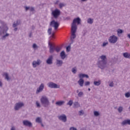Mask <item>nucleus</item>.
I'll return each instance as SVG.
<instances>
[{
  "mask_svg": "<svg viewBox=\"0 0 130 130\" xmlns=\"http://www.w3.org/2000/svg\"><path fill=\"white\" fill-rule=\"evenodd\" d=\"M36 122H37L38 123H42V119L41 117H37L36 119Z\"/></svg>",
  "mask_w": 130,
  "mask_h": 130,
  "instance_id": "obj_25",
  "label": "nucleus"
},
{
  "mask_svg": "<svg viewBox=\"0 0 130 130\" xmlns=\"http://www.w3.org/2000/svg\"><path fill=\"white\" fill-rule=\"evenodd\" d=\"M32 48L34 49H36L37 48H38V46H37L36 45V44H34L33 45H32Z\"/></svg>",
  "mask_w": 130,
  "mask_h": 130,
  "instance_id": "obj_42",
  "label": "nucleus"
},
{
  "mask_svg": "<svg viewBox=\"0 0 130 130\" xmlns=\"http://www.w3.org/2000/svg\"><path fill=\"white\" fill-rule=\"evenodd\" d=\"M88 91H91V89L90 88H88Z\"/></svg>",
  "mask_w": 130,
  "mask_h": 130,
  "instance_id": "obj_63",
  "label": "nucleus"
},
{
  "mask_svg": "<svg viewBox=\"0 0 130 130\" xmlns=\"http://www.w3.org/2000/svg\"><path fill=\"white\" fill-rule=\"evenodd\" d=\"M58 118L59 120H61V121H62L63 122H67V118L66 114H62L60 116H58Z\"/></svg>",
  "mask_w": 130,
  "mask_h": 130,
  "instance_id": "obj_14",
  "label": "nucleus"
},
{
  "mask_svg": "<svg viewBox=\"0 0 130 130\" xmlns=\"http://www.w3.org/2000/svg\"><path fill=\"white\" fill-rule=\"evenodd\" d=\"M42 62V61H41V60L38 59L37 60H34L31 63V65L32 66V68L35 69V68H37V67L40 66Z\"/></svg>",
  "mask_w": 130,
  "mask_h": 130,
  "instance_id": "obj_10",
  "label": "nucleus"
},
{
  "mask_svg": "<svg viewBox=\"0 0 130 130\" xmlns=\"http://www.w3.org/2000/svg\"><path fill=\"white\" fill-rule=\"evenodd\" d=\"M14 30L15 31H17V30H18V27L15 28L14 29Z\"/></svg>",
  "mask_w": 130,
  "mask_h": 130,
  "instance_id": "obj_56",
  "label": "nucleus"
},
{
  "mask_svg": "<svg viewBox=\"0 0 130 130\" xmlns=\"http://www.w3.org/2000/svg\"><path fill=\"white\" fill-rule=\"evenodd\" d=\"M107 45H108V42H104L102 46L103 47H105V46H106Z\"/></svg>",
  "mask_w": 130,
  "mask_h": 130,
  "instance_id": "obj_39",
  "label": "nucleus"
},
{
  "mask_svg": "<svg viewBox=\"0 0 130 130\" xmlns=\"http://www.w3.org/2000/svg\"><path fill=\"white\" fill-rule=\"evenodd\" d=\"M123 56H124L125 58H130V53L128 52L123 53Z\"/></svg>",
  "mask_w": 130,
  "mask_h": 130,
  "instance_id": "obj_23",
  "label": "nucleus"
},
{
  "mask_svg": "<svg viewBox=\"0 0 130 130\" xmlns=\"http://www.w3.org/2000/svg\"><path fill=\"white\" fill-rule=\"evenodd\" d=\"M51 15L55 19H57L60 16V10L58 9L52 10Z\"/></svg>",
  "mask_w": 130,
  "mask_h": 130,
  "instance_id": "obj_5",
  "label": "nucleus"
},
{
  "mask_svg": "<svg viewBox=\"0 0 130 130\" xmlns=\"http://www.w3.org/2000/svg\"><path fill=\"white\" fill-rule=\"evenodd\" d=\"M35 9L34 8V7H29V11L30 12H34Z\"/></svg>",
  "mask_w": 130,
  "mask_h": 130,
  "instance_id": "obj_45",
  "label": "nucleus"
},
{
  "mask_svg": "<svg viewBox=\"0 0 130 130\" xmlns=\"http://www.w3.org/2000/svg\"><path fill=\"white\" fill-rule=\"evenodd\" d=\"M76 32H77V29L71 28L72 36L71 38V40L72 41V43H73V41L74 39H75V38H76Z\"/></svg>",
  "mask_w": 130,
  "mask_h": 130,
  "instance_id": "obj_15",
  "label": "nucleus"
},
{
  "mask_svg": "<svg viewBox=\"0 0 130 130\" xmlns=\"http://www.w3.org/2000/svg\"><path fill=\"white\" fill-rule=\"evenodd\" d=\"M90 82H89V81H86V82H85V83H84V85H85V86H90Z\"/></svg>",
  "mask_w": 130,
  "mask_h": 130,
  "instance_id": "obj_43",
  "label": "nucleus"
},
{
  "mask_svg": "<svg viewBox=\"0 0 130 130\" xmlns=\"http://www.w3.org/2000/svg\"><path fill=\"white\" fill-rule=\"evenodd\" d=\"M40 102L43 107H48L50 105V102L48 98L45 95H43L40 99Z\"/></svg>",
  "mask_w": 130,
  "mask_h": 130,
  "instance_id": "obj_2",
  "label": "nucleus"
},
{
  "mask_svg": "<svg viewBox=\"0 0 130 130\" xmlns=\"http://www.w3.org/2000/svg\"><path fill=\"white\" fill-rule=\"evenodd\" d=\"M10 130H16L15 126H12Z\"/></svg>",
  "mask_w": 130,
  "mask_h": 130,
  "instance_id": "obj_50",
  "label": "nucleus"
},
{
  "mask_svg": "<svg viewBox=\"0 0 130 130\" xmlns=\"http://www.w3.org/2000/svg\"><path fill=\"white\" fill-rule=\"evenodd\" d=\"M93 114L94 116H99V115H100V113H99V112L97 111H94L93 112Z\"/></svg>",
  "mask_w": 130,
  "mask_h": 130,
  "instance_id": "obj_33",
  "label": "nucleus"
},
{
  "mask_svg": "<svg viewBox=\"0 0 130 130\" xmlns=\"http://www.w3.org/2000/svg\"><path fill=\"white\" fill-rule=\"evenodd\" d=\"M80 105L79 102H75L74 103V108H78V107H80Z\"/></svg>",
  "mask_w": 130,
  "mask_h": 130,
  "instance_id": "obj_27",
  "label": "nucleus"
},
{
  "mask_svg": "<svg viewBox=\"0 0 130 130\" xmlns=\"http://www.w3.org/2000/svg\"><path fill=\"white\" fill-rule=\"evenodd\" d=\"M76 23L77 24V25H80L81 24V18H80L79 17H77L73 20V23L72 24L71 28L77 29L78 28V26H77Z\"/></svg>",
  "mask_w": 130,
  "mask_h": 130,
  "instance_id": "obj_4",
  "label": "nucleus"
},
{
  "mask_svg": "<svg viewBox=\"0 0 130 130\" xmlns=\"http://www.w3.org/2000/svg\"><path fill=\"white\" fill-rule=\"evenodd\" d=\"M64 4L63 3H60L59 4V7L60 8V9H61V8H63V7H64Z\"/></svg>",
  "mask_w": 130,
  "mask_h": 130,
  "instance_id": "obj_40",
  "label": "nucleus"
},
{
  "mask_svg": "<svg viewBox=\"0 0 130 130\" xmlns=\"http://www.w3.org/2000/svg\"><path fill=\"white\" fill-rule=\"evenodd\" d=\"M2 24V27L0 26V29H1V32H2L3 34H5V33H7V32H8V30H9V27H8L7 23L3 22Z\"/></svg>",
  "mask_w": 130,
  "mask_h": 130,
  "instance_id": "obj_6",
  "label": "nucleus"
},
{
  "mask_svg": "<svg viewBox=\"0 0 130 130\" xmlns=\"http://www.w3.org/2000/svg\"><path fill=\"white\" fill-rule=\"evenodd\" d=\"M53 59V56L52 55L49 56L48 58L46 60V63H47V64H52Z\"/></svg>",
  "mask_w": 130,
  "mask_h": 130,
  "instance_id": "obj_17",
  "label": "nucleus"
},
{
  "mask_svg": "<svg viewBox=\"0 0 130 130\" xmlns=\"http://www.w3.org/2000/svg\"><path fill=\"white\" fill-rule=\"evenodd\" d=\"M47 85L49 88H51L52 89H58L60 88V86L59 85H57L52 82H49Z\"/></svg>",
  "mask_w": 130,
  "mask_h": 130,
  "instance_id": "obj_9",
  "label": "nucleus"
},
{
  "mask_svg": "<svg viewBox=\"0 0 130 130\" xmlns=\"http://www.w3.org/2000/svg\"><path fill=\"white\" fill-rule=\"evenodd\" d=\"M48 44L50 46V52L51 53H53V52H54V50H55L56 52H59L61 50V47H55V46H53L52 44H51L50 42Z\"/></svg>",
  "mask_w": 130,
  "mask_h": 130,
  "instance_id": "obj_3",
  "label": "nucleus"
},
{
  "mask_svg": "<svg viewBox=\"0 0 130 130\" xmlns=\"http://www.w3.org/2000/svg\"><path fill=\"white\" fill-rule=\"evenodd\" d=\"M84 79L83 78H80L78 81V84L80 86V87H83L84 86Z\"/></svg>",
  "mask_w": 130,
  "mask_h": 130,
  "instance_id": "obj_19",
  "label": "nucleus"
},
{
  "mask_svg": "<svg viewBox=\"0 0 130 130\" xmlns=\"http://www.w3.org/2000/svg\"><path fill=\"white\" fill-rule=\"evenodd\" d=\"M66 103V102L64 101H59L58 102H56L55 103V105L57 106H62V105H63Z\"/></svg>",
  "mask_w": 130,
  "mask_h": 130,
  "instance_id": "obj_18",
  "label": "nucleus"
},
{
  "mask_svg": "<svg viewBox=\"0 0 130 130\" xmlns=\"http://www.w3.org/2000/svg\"><path fill=\"white\" fill-rule=\"evenodd\" d=\"M17 26H18V24H17L16 22H14L13 24V28H16V27H17Z\"/></svg>",
  "mask_w": 130,
  "mask_h": 130,
  "instance_id": "obj_44",
  "label": "nucleus"
},
{
  "mask_svg": "<svg viewBox=\"0 0 130 130\" xmlns=\"http://www.w3.org/2000/svg\"><path fill=\"white\" fill-rule=\"evenodd\" d=\"M76 93H80V92H79V89H77V90H76Z\"/></svg>",
  "mask_w": 130,
  "mask_h": 130,
  "instance_id": "obj_59",
  "label": "nucleus"
},
{
  "mask_svg": "<svg viewBox=\"0 0 130 130\" xmlns=\"http://www.w3.org/2000/svg\"><path fill=\"white\" fill-rule=\"evenodd\" d=\"M87 22L88 24H90V25H92L94 22V19L91 18H89L87 19Z\"/></svg>",
  "mask_w": 130,
  "mask_h": 130,
  "instance_id": "obj_24",
  "label": "nucleus"
},
{
  "mask_svg": "<svg viewBox=\"0 0 130 130\" xmlns=\"http://www.w3.org/2000/svg\"><path fill=\"white\" fill-rule=\"evenodd\" d=\"M81 130H86L85 128H82Z\"/></svg>",
  "mask_w": 130,
  "mask_h": 130,
  "instance_id": "obj_60",
  "label": "nucleus"
},
{
  "mask_svg": "<svg viewBox=\"0 0 130 130\" xmlns=\"http://www.w3.org/2000/svg\"><path fill=\"white\" fill-rule=\"evenodd\" d=\"M69 130H78V129H77L76 127H71L70 128V129H69Z\"/></svg>",
  "mask_w": 130,
  "mask_h": 130,
  "instance_id": "obj_51",
  "label": "nucleus"
},
{
  "mask_svg": "<svg viewBox=\"0 0 130 130\" xmlns=\"http://www.w3.org/2000/svg\"><path fill=\"white\" fill-rule=\"evenodd\" d=\"M24 8L25 9L26 12H27V11H28V10L30 9V7L25 6V7H24Z\"/></svg>",
  "mask_w": 130,
  "mask_h": 130,
  "instance_id": "obj_48",
  "label": "nucleus"
},
{
  "mask_svg": "<svg viewBox=\"0 0 130 130\" xmlns=\"http://www.w3.org/2000/svg\"><path fill=\"white\" fill-rule=\"evenodd\" d=\"M29 37L31 38L32 37V32H30L29 35Z\"/></svg>",
  "mask_w": 130,
  "mask_h": 130,
  "instance_id": "obj_55",
  "label": "nucleus"
},
{
  "mask_svg": "<svg viewBox=\"0 0 130 130\" xmlns=\"http://www.w3.org/2000/svg\"><path fill=\"white\" fill-rule=\"evenodd\" d=\"M79 77L80 79H83V78H86V79H88L89 78V76H88L87 74L81 73L79 74Z\"/></svg>",
  "mask_w": 130,
  "mask_h": 130,
  "instance_id": "obj_20",
  "label": "nucleus"
},
{
  "mask_svg": "<svg viewBox=\"0 0 130 130\" xmlns=\"http://www.w3.org/2000/svg\"><path fill=\"white\" fill-rule=\"evenodd\" d=\"M63 63V62L61 60H56V65L57 67H61L62 66V64Z\"/></svg>",
  "mask_w": 130,
  "mask_h": 130,
  "instance_id": "obj_21",
  "label": "nucleus"
},
{
  "mask_svg": "<svg viewBox=\"0 0 130 130\" xmlns=\"http://www.w3.org/2000/svg\"><path fill=\"white\" fill-rule=\"evenodd\" d=\"M127 38H129V39H130V34L127 35Z\"/></svg>",
  "mask_w": 130,
  "mask_h": 130,
  "instance_id": "obj_58",
  "label": "nucleus"
},
{
  "mask_svg": "<svg viewBox=\"0 0 130 130\" xmlns=\"http://www.w3.org/2000/svg\"><path fill=\"white\" fill-rule=\"evenodd\" d=\"M0 87H3V82L0 80Z\"/></svg>",
  "mask_w": 130,
  "mask_h": 130,
  "instance_id": "obj_54",
  "label": "nucleus"
},
{
  "mask_svg": "<svg viewBox=\"0 0 130 130\" xmlns=\"http://www.w3.org/2000/svg\"><path fill=\"white\" fill-rule=\"evenodd\" d=\"M15 23H16V24L19 25L20 24H21V20H17Z\"/></svg>",
  "mask_w": 130,
  "mask_h": 130,
  "instance_id": "obj_46",
  "label": "nucleus"
},
{
  "mask_svg": "<svg viewBox=\"0 0 130 130\" xmlns=\"http://www.w3.org/2000/svg\"><path fill=\"white\" fill-rule=\"evenodd\" d=\"M44 83H41L39 87L37 89L36 93L39 94V93H41V92L44 90Z\"/></svg>",
  "mask_w": 130,
  "mask_h": 130,
  "instance_id": "obj_12",
  "label": "nucleus"
},
{
  "mask_svg": "<svg viewBox=\"0 0 130 130\" xmlns=\"http://www.w3.org/2000/svg\"><path fill=\"white\" fill-rule=\"evenodd\" d=\"M50 26H51V27H53L54 30H57L59 26V23H58L57 21H55V20H53L50 22Z\"/></svg>",
  "mask_w": 130,
  "mask_h": 130,
  "instance_id": "obj_8",
  "label": "nucleus"
},
{
  "mask_svg": "<svg viewBox=\"0 0 130 130\" xmlns=\"http://www.w3.org/2000/svg\"><path fill=\"white\" fill-rule=\"evenodd\" d=\"M84 114V112L83 110H81L79 111V115H83Z\"/></svg>",
  "mask_w": 130,
  "mask_h": 130,
  "instance_id": "obj_49",
  "label": "nucleus"
},
{
  "mask_svg": "<svg viewBox=\"0 0 130 130\" xmlns=\"http://www.w3.org/2000/svg\"><path fill=\"white\" fill-rule=\"evenodd\" d=\"M127 124L130 125V119L124 120L121 123V125L122 126H124V125H126Z\"/></svg>",
  "mask_w": 130,
  "mask_h": 130,
  "instance_id": "obj_16",
  "label": "nucleus"
},
{
  "mask_svg": "<svg viewBox=\"0 0 130 130\" xmlns=\"http://www.w3.org/2000/svg\"><path fill=\"white\" fill-rule=\"evenodd\" d=\"M109 86L110 87H113V86H114V83H113V82H112L109 84Z\"/></svg>",
  "mask_w": 130,
  "mask_h": 130,
  "instance_id": "obj_47",
  "label": "nucleus"
},
{
  "mask_svg": "<svg viewBox=\"0 0 130 130\" xmlns=\"http://www.w3.org/2000/svg\"><path fill=\"white\" fill-rule=\"evenodd\" d=\"M52 31V28H48V33L49 35H51Z\"/></svg>",
  "mask_w": 130,
  "mask_h": 130,
  "instance_id": "obj_38",
  "label": "nucleus"
},
{
  "mask_svg": "<svg viewBox=\"0 0 130 130\" xmlns=\"http://www.w3.org/2000/svg\"><path fill=\"white\" fill-rule=\"evenodd\" d=\"M32 30H34V29H35V26L34 25L32 26Z\"/></svg>",
  "mask_w": 130,
  "mask_h": 130,
  "instance_id": "obj_57",
  "label": "nucleus"
},
{
  "mask_svg": "<svg viewBox=\"0 0 130 130\" xmlns=\"http://www.w3.org/2000/svg\"><path fill=\"white\" fill-rule=\"evenodd\" d=\"M50 38H51V39H52V38H54V32L52 34V35L50 36Z\"/></svg>",
  "mask_w": 130,
  "mask_h": 130,
  "instance_id": "obj_52",
  "label": "nucleus"
},
{
  "mask_svg": "<svg viewBox=\"0 0 130 130\" xmlns=\"http://www.w3.org/2000/svg\"><path fill=\"white\" fill-rule=\"evenodd\" d=\"M23 124L25 126H28V127H32L33 126V124H32V122L30 121L27 120H24L23 121Z\"/></svg>",
  "mask_w": 130,
  "mask_h": 130,
  "instance_id": "obj_13",
  "label": "nucleus"
},
{
  "mask_svg": "<svg viewBox=\"0 0 130 130\" xmlns=\"http://www.w3.org/2000/svg\"><path fill=\"white\" fill-rule=\"evenodd\" d=\"M60 56H61L62 59H64V58H66L67 55H66V52H64V51H62L60 53Z\"/></svg>",
  "mask_w": 130,
  "mask_h": 130,
  "instance_id": "obj_22",
  "label": "nucleus"
},
{
  "mask_svg": "<svg viewBox=\"0 0 130 130\" xmlns=\"http://www.w3.org/2000/svg\"><path fill=\"white\" fill-rule=\"evenodd\" d=\"M78 97H83L84 96V92L80 91L78 93Z\"/></svg>",
  "mask_w": 130,
  "mask_h": 130,
  "instance_id": "obj_35",
  "label": "nucleus"
},
{
  "mask_svg": "<svg viewBox=\"0 0 130 130\" xmlns=\"http://www.w3.org/2000/svg\"><path fill=\"white\" fill-rule=\"evenodd\" d=\"M24 105V103L23 102L17 103L16 104H15V105L14 106V110L15 111H18L21 109L22 107H23Z\"/></svg>",
  "mask_w": 130,
  "mask_h": 130,
  "instance_id": "obj_11",
  "label": "nucleus"
},
{
  "mask_svg": "<svg viewBox=\"0 0 130 130\" xmlns=\"http://www.w3.org/2000/svg\"><path fill=\"white\" fill-rule=\"evenodd\" d=\"M9 36H10V34L6 33L5 35L2 37V40H6V38H7V37H9Z\"/></svg>",
  "mask_w": 130,
  "mask_h": 130,
  "instance_id": "obj_29",
  "label": "nucleus"
},
{
  "mask_svg": "<svg viewBox=\"0 0 130 130\" xmlns=\"http://www.w3.org/2000/svg\"><path fill=\"white\" fill-rule=\"evenodd\" d=\"M66 50L67 52H69V51H71V46H68L66 48Z\"/></svg>",
  "mask_w": 130,
  "mask_h": 130,
  "instance_id": "obj_41",
  "label": "nucleus"
},
{
  "mask_svg": "<svg viewBox=\"0 0 130 130\" xmlns=\"http://www.w3.org/2000/svg\"><path fill=\"white\" fill-rule=\"evenodd\" d=\"M97 64L98 68L101 70H104L106 68V64H107V57L106 55H102L100 56Z\"/></svg>",
  "mask_w": 130,
  "mask_h": 130,
  "instance_id": "obj_1",
  "label": "nucleus"
},
{
  "mask_svg": "<svg viewBox=\"0 0 130 130\" xmlns=\"http://www.w3.org/2000/svg\"><path fill=\"white\" fill-rule=\"evenodd\" d=\"M117 32L118 36H119L120 34H122V33H123V30H122V29H118L117 30Z\"/></svg>",
  "mask_w": 130,
  "mask_h": 130,
  "instance_id": "obj_31",
  "label": "nucleus"
},
{
  "mask_svg": "<svg viewBox=\"0 0 130 130\" xmlns=\"http://www.w3.org/2000/svg\"><path fill=\"white\" fill-rule=\"evenodd\" d=\"M118 111L119 113H121L123 111V107L122 106H119L118 108Z\"/></svg>",
  "mask_w": 130,
  "mask_h": 130,
  "instance_id": "obj_30",
  "label": "nucleus"
},
{
  "mask_svg": "<svg viewBox=\"0 0 130 130\" xmlns=\"http://www.w3.org/2000/svg\"><path fill=\"white\" fill-rule=\"evenodd\" d=\"M82 1V2H86V1H87V0H81Z\"/></svg>",
  "mask_w": 130,
  "mask_h": 130,
  "instance_id": "obj_62",
  "label": "nucleus"
},
{
  "mask_svg": "<svg viewBox=\"0 0 130 130\" xmlns=\"http://www.w3.org/2000/svg\"><path fill=\"white\" fill-rule=\"evenodd\" d=\"M58 3H59V1H56L54 4L55 5H58Z\"/></svg>",
  "mask_w": 130,
  "mask_h": 130,
  "instance_id": "obj_53",
  "label": "nucleus"
},
{
  "mask_svg": "<svg viewBox=\"0 0 130 130\" xmlns=\"http://www.w3.org/2000/svg\"><path fill=\"white\" fill-rule=\"evenodd\" d=\"M36 105L37 108H40V107H41V105H40V103H39V102H38V101H37L36 102Z\"/></svg>",
  "mask_w": 130,
  "mask_h": 130,
  "instance_id": "obj_32",
  "label": "nucleus"
},
{
  "mask_svg": "<svg viewBox=\"0 0 130 130\" xmlns=\"http://www.w3.org/2000/svg\"><path fill=\"white\" fill-rule=\"evenodd\" d=\"M74 103V102L73 101V100H70L68 103H67V105H69L70 106H72V105H73V104Z\"/></svg>",
  "mask_w": 130,
  "mask_h": 130,
  "instance_id": "obj_34",
  "label": "nucleus"
},
{
  "mask_svg": "<svg viewBox=\"0 0 130 130\" xmlns=\"http://www.w3.org/2000/svg\"><path fill=\"white\" fill-rule=\"evenodd\" d=\"M3 76H5V79L7 80V81H9L10 80V77H9V74L7 73H4L3 74Z\"/></svg>",
  "mask_w": 130,
  "mask_h": 130,
  "instance_id": "obj_28",
  "label": "nucleus"
},
{
  "mask_svg": "<svg viewBox=\"0 0 130 130\" xmlns=\"http://www.w3.org/2000/svg\"><path fill=\"white\" fill-rule=\"evenodd\" d=\"M109 42L110 43H112L113 44H115L116 42H117V40H118V38L116 36L113 35L111 36L109 38Z\"/></svg>",
  "mask_w": 130,
  "mask_h": 130,
  "instance_id": "obj_7",
  "label": "nucleus"
},
{
  "mask_svg": "<svg viewBox=\"0 0 130 130\" xmlns=\"http://www.w3.org/2000/svg\"><path fill=\"white\" fill-rule=\"evenodd\" d=\"M41 125H42V126H44V125H43V124L42 123H42H41Z\"/></svg>",
  "mask_w": 130,
  "mask_h": 130,
  "instance_id": "obj_61",
  "label": "nucleus"
},
{
  "mask_svg": "<svg viewBox=\"0 0 130 130\" xmlns=\"http://www.w3.org/2000/svg\"><path fill=\"white\" fill-rule=\"evenodd\" d=\"M72 72L73 74H76L77 73V68L74 67V68H72Z\"/></svg>",
  "mask_w": 130,
  "mask_h": 130,
  "instance_id": "obj_36",
  "label": "nucleus"
},
{
  "mask_svg": "<svg viewBox=\"0 0 130 130\" xmlns=\"http://www.w3.org/2000/svg\"><path fill=\"white\" fill-rule=\"evenodd\" d=\"M125 97H126V98H129V97H130V92H128L125 93Z\"/></svg>",
  "mask_w": 130,
  "mask_h": 130,
  "instance_id": "obj_37",
  "label": "nucleus"
},
{
  "mask_svg": "<svg viewBox=\"0 0 130 130\" xmlns=\"http://www.w3.org/2000/svg\"><path fill=\"white\" fill-rule=\"evenodd\" d=\"M93 85L94 86H100L101 85V80H98V81H94L93 82Z\"/></svg>",
  "mask_w": 130,
  "mask_h": 130,
  "instance_id": "obj_26",
  "label": "nucleus"
}]
</instances>
